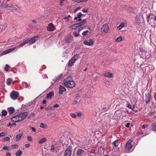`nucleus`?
<instances>
[{"label": "nucleus", "mask_w": 156, "mask_h": 156, "mask_svg": "<svg viewBox=\"0 0 156 156\" xmlns=\"http://www.w3.org/2000/svg\"><path fill=\"white\" fill-rule=\"evenodd\" d=\"M144 19L143 15L142 14L140 13L136 16V20L137 23H140L141 19Z\"/></svg>", "instance_id": "obj_12"}, {"label": "nucleus", "mask_w": 156, "mask_h": 156, "mask_svg": "<svg viewBox=\"0 0 156 156\" xmlns=\"http://www.w3.org/2000/svg\"><path fill=\"white\" fill-rule=\"evenodd\" d=\"M35 115V114L34 113H32L30 115L28 118V119H29L31 117L33 116L34 115Z\"/></svg>", "instance_id": "obj_51"}, {"label": "nucleus", "mask_w": 156, "mask_h": 156, "mask_svg": "<svg viewBox=\"0 0 156 156\" xmlns=\"http://www.w3.org/2000/svg\"><path fill=\"white\" fill-rule=\"evenodd\" d=\"M19 94L16 91H13L10 94L11 98L13 100H16Z\"/></svg>", "instance_id": "obj_9"}, {"label": "nucleus", "mask_w": 156, "mask_h": 156, "mask_svg": "<svg viewBox=\"0 0 156 156\" xmlns=\"http://www.w3.org/2000/svg\"><path fill=\"white\" fill-rule=\"evenodd\" d=\"M127 107L130 109L133 110V109H134V105H133L132 107L131 105L129 103L127 105Z\"/></svg>", "instance_id": "obj_34"}, {"label": "nucleus", "mask_w": 156, "mask_h": 156, "mask_svg": "<svg viewBox=\"0 0 156 156\" xmlns=\"http://www.w3.org/2000/svg\"><path fill=\"white\" fill-rule=\"evenodd\" d=\"M23 134L22 133L17 135L16 137V141H18L20 140Z\"/></svg>", "instance_id": "obj_22"}, {"label": "nucleus", "mask_w": 156, "mask_h": 156, "mask_svg": "<svg viewBox=\"0 0 156 156\" xmlns=\"http://www.w3.org/2000/svg\"><path fill=\"white\" fill-rule=\"evenodd\" d=\"M73 34L76 37H78L79 35V34L75 32H73Z\"/></svg>", "instance_id": "obj_52"}, {"label": "nucleus", "mask_w": 156, "mask_h": 156, "mask_svg": "<svg viewBox=\"0 0 156 156\" xmlns=\"http://www.w3.org/2000/svg\"><path fill=\"white\" fill-rule=\"evenodd\" d=\"M62 76V73H60L57 76H56V80H58Z\"/></svg>", "instance_id": "obj_42"}, {"label": "nucleus", "mask_w": 156, "mask_h": 156, "mask_svg": "<svg viewBox=\"0 0 156 156\" xmlns=\"http://www.w3.org/2000/svg\"><path fill=\"white\" fill-rule=\"evenodd\" d=\"M133 141V140L130 139L127 142L125 146V148L126 151H129L131 148L132 146L131 143Z\"/></svg>", "instance_id": "obj_5"}, {"label": "nucleus", "mask_w": 156, "mask_h": 156, "mask_svg": "<svg viewBox=\"0 0 156 156\" xmlns=\"http://www.w3.org/2000/svg\"><path fill=\"white\" fill-rule=\"evenodd\" d=\"M83 29V27H80L79 29V30H78V31H79V32H80L81 30H82Z\"/></svg>", "instance_id": "obj_64"}, {"label": "nucleus", "mask_w": 156, "mask_h": 156, "mask_svg": "<svg viewBox=\"0 0 156 156\" xmlns=\"http://www.w3.org/2000/svg\"><path fill=\"white\" fill-rule=\"evenodd\" d=\"M3 149L7 151H10V148L9 147H6L5 146H4L3 147Z\"/></svg>", "instance_id": "obj_33"}, {"label": "nucleus", "mask_w": 156, "mask_h": 156, "mask_svg": "<svg viewBox=\"0 0 156 156\" xmlns=\"http://www.w3.org/2000/svg\"><path fill=\"white\" fill-rule=\"evenodd\" d=\"M112 144L115 147L119 145L118 142L117 140L115 141L112 143Z\"/></svg>", "instance_id": "obj_38"}, {"label": "nucleus", "mask_w": 156, "mask_h": 156, "mask_svg": "<svg viewBox=\"0 0 156 156\" xmlns=\"http://www.w3.org/2000/svg\"><path fill=\"white\" fill-rule=\"evenodd\" d=\"M148 126V125H147V124H145L142 125V128L143 129H144L146 128H147Z\"/></svg>", "instance_id": "obj_44"}, {"label": "nucleus", "mask_w": 156, "mask_h": 156, "mask_svg": "<svg viewBox=\"0 0 156 156\" xmlns=\"http://www.w3.org/2000/svg\"><path fill=\"white\" fill-rule=\"evenodd\" d=\"M83 29H90V28L88 27L87 26H85L84 27H83Z\"/></svg>", "instance_id": "obj_59"}, {"label": "nucleus", "mask_w": 156, "mask_h": 156, "mask_svg": "<svg viewBox=\"0 0 156 156\" xmlns=\"http://www.w3.org/2000/svg\"><path fill=\"white\" fill-rule=\"evenodd\" d=\"M45 109L46 110H53L54 109V107H48L46 108H45Z\"/></svg>", "instance_id": "obj_41"}, {"label": "nucleus", "mask_w": 156, "mask_h": 156, "mask_svg": "<svg viewBox=\"0 0 156 156\" xmlns=\"http://www.w3.org/2000/svg\"><path fill=\"white\" fill-rule=\"evenodd\" d=\"M54 95V93L52 92H50L48 94H47V98H49L51 99L52 96Z\"/></svg>", "instance_id": "obj_27"}, {"label": "nucleus", "mask_w": 156, "mask_h": 156, "mask_svg": "<svg viewBox=\"0 0 156 156\" xmlns=\"http://www.w3.org/2000/svg\"><path fill=\"white\" fill-rule=\"evenodd\" d=\"M12 80L11 78H9L7 80V85H10L12 83Z\"/></svg>", "instance_id": "obj_26"}, {"label": "nucleus", "mask_w": 156, "mask_h": 156, "mask_svg": "<svg viewBox=\"0 0 156 156\" xmlns=\"http://www.w3.org/2000/svg\"><path fill=\"white\" fill-rule=\"evenodd\" d=\"M70 115L73 118H75L76 117V115L74 113H71L70 114Z\"/></svg>", "instance_id": "obj_47"}, {"label": "nucleus", "mask_w": 156, "mask_h": 156, "mask_svg": "<svg viewBox=\"0 0 156 156\" xmlns=\"http://www.w3.org/2000/svg\"><path fill=\"white\" fill-rule=\"evenodd\" d=\"M73 104H77L78 103V101H73Z\"/></svg>", "instance_id": "obj_61"}, {"label": "nucleus", "mask_w": 156, "mask_h": 156, "mask_svg": "<svg viewBox=\"0 0 156 156\" xmlns=\"http://www.w3.org/2000/svg\"><path fill=\"white\" fill-rule=\"evenodd\" d=\"M83 15V14L80 12L77 13V18H78V19L80 18Z\"/></svg>", "instance_id": "obj_36"}, {"label": "nucleus", "mask_w": 156, "mask_h": 156, "mask_svg": "<svg viewBox=\"0 0 156 156\" xmlns=\"http://www.w3.org/2000/svg\"><path fill=\"white\" fill-rule=\"evenodd\" d=\"M10 67L9 66L8 64H6L5 65V67L4 68V70L6 71H7L9 70V68Z\"/></svg>", "instance_id": "obj_39"}, {"label": "nucleus", "mask_w": 156, "mask_h": 156, "mask_svg": "<svg viewBox=\"0 0 156 156\" xmlns=\"http://www.w3.org/2000/svg\"><path fill=\"white\" fill-rule=\"evenodd\" d=\"M31 129L33 131L35 132L36 131V129L34 127H32Z\"/></svg>", "instance_id": "obj_62"}, {"label": "nucleus", "mask_w": 156, "mask_h": 156, "mask_svg": "<svg viewBox=\"0 0 156 156\" xmlns=\"http://www.w3.org/2000/svg\"><path fill=\"white\" fill-rule=\"evenodd\" d=\"M64 80H72V78L71 76H69Z\"/></svg>", "instance_id": "obj_43"}, {"label": "nucleus", "mask_w": 156, "mask_h": 156, "mask_svg": "<svg viewBox=\"0 0 156 156\" xmlns=\"http://www.w3.org/2000/svg\"><path fill=\"white\" fill-rule=\"evenodd\" d=\"M151 94L149 93H148L146 95L145 102L146 104L148 103L151 100Z\"/></svg>", "instance_id": "obj_15"}, {"label": "nucleus", "mask_w": 156, "mask_h": 156, "mask_svg": "<svg viewBox=\"0 0 156 156\" xmlns=\"http://www.w3.org/2000/svg\"><path fill=\"white\" fill-rule=\"evenodd\" d=\"M88 33H89L88 30H86L82 33V34L84 36H86L88 35Z\"/></svg>", "instance_id": "obj_35"}, {"label": "nucleus", "mask_w": 156, "mask_h": 156, "mask_svg": "<svg viewBox=\"0 0 156 156\" xmlns=\"http://www.w3.org/2000/svg\"><path fill=\"white\" fill-rule=\"evenodd\" d=\"M1 6L3 8H6L8 6L5 3H2L1 5Z\"/></svg>", "instance_id": "obj_48"}, {"label": "nucleus", "mask_w": 156, "mask_h": 156, "mask_svg": "<svg viewBox=\"0 0 156 156\" xmlns=\"http://www.w3.org/2000/svg\"><path fill=\"white\" fill-rule=\"evenodd\" d=\"M82 113L81 112H79L77 114V116L78 117H80L81 116Z\"/></svg>", "instance_id": "obj_55"}, {"label": "nucleus", "mask_w": 156, "mask_h": 156, "mask_svg": "<svg viewBox=\"0 0 156 156\" xmlns=\"http://www.w3.org/2000/svg\"><path fill=\"white\" fill-rule=\"evenodd\" d=\"M87 23V21L86 19H84L81 22L77 23L79 27H80L83 25H84L85 24H86Z\"/></svg>", "instance_id": "obj_17"}, {"label": "nucleus", "mask_w": 156, "mask_h": 156, "mask_svg": "<svg viewBox=\"0 0 156 156\" xmlns=\"http://www.w3.org/2000/svg\"><path fill=\"white\" fill-rule=\"evenodd\" d=\"M64 1V0H60V3H59L60 5H63V2Z\"/></svg>", "instance_id": "obj_53"}, {"label": "nucleus", "mask_w": 156, "mask_h": 156, "mask_svg": "<svg viewBox=\"0 0 156 156\" xmlns=\"http://www.w3.org/2000/svg\"><path fill=\"white\" fill-rule=\"evenodd\" d=\"M6 135V134L4 132H2L0 133V137L5 136Z\"/></svg>", "instance_id": "obj_45"}, {"label": "nucleus", "mask_w": 156, "mask_h": 156, "mask_svg": "<svg viewBox=\"0 0 156 156\" xmlns=\"http://www.w3.org/2000/svg\"><path fill=\"white\" fill-rule=\"evenodd\" d=\"M27 43V40H25L24 42H23L22 43L20 44L19 46L17 47H15L14 48H10V49H9L8 50H7L5 51H3L2 53V55H5L6 54H8L11 51H14L15 49L16 48H19V47H22L24 45H25Z\"/></svg>", "instance_id": "obj_3"}, {"label": "nucleus", "mask_w": 156, "mask_h": 156, "mask_svg": "<svg viewBox=\"0 0 156 156\" xmlns=\"http://www.w3.org/2000/svg\"><path fill=\"white\" fill-rule=\"evenodd\" d=\"M72 147L69 146L66 149L63 156H71L72 154Z\"/></svg>", "instance_id": "obj_6"}, {"label": "nucleus", "mask_w": 156, "mask_h": 156, "mask_svg": "<svg viewBox=\"0 0 156 156\" xmlns=\"http://www.w3.org/2000/svg\"><path fill=\"white\" fill-rule=\"evenodd\" d=\"M59 107V105L58 104H55L53 106L54 108H57Z\"/></svg>", "instance_id": "obj_57"}, {"label": "nucleus", "mask_w": 156, "mask_h": 156, "mask_svg": "<svg viewBox=\"0 0 156 156\" xmlns=\"http://www.w3.org/2000/svg\"><path fill=\"white\" fill-rule=\"evenodd\" d=\"M63 19H64L67 20V21H68L69 20V18L67 16H66V17H64L63 18Z\"/></svg>", "instance_id": "obj_58"}, {"label": "nucleus", "mask_w": 156, "mask_h": 156, "mask_svg": "<svg viewBox=\"0 0 156 156\" xmlns=\"http://www.w3.org/2000/svg\"><path fill=\"white\" fill-rule=\"evenodd\" d=\"M10 140V138L9 137H6L4 139V140L5 141H7L9 140Z\"/></svg>", "instance_id": "obj_46"}, {"label": "nucleus", "mask_w": 156, "mask_h": 156, "mask_svg": "<svg viewBox=\"0 0 156 156\" xmlns=\"http://www.w3.org/2000/svg\"><path fill=\"white\" fill-rule=\"evenodd\" d=\"M124 27H125L124 24L123 23H121L117 27V29L118 30H119Z\"/></svg>", "instance_id": "obj_24"}, {"label": "nucleus", "mask_w": 156, "mask_h": 156, "mask_svg": "<svg viewBox=\"0 0 156 156\" xmlns=\"http://www.w3.org/2000/svg\"><path fill=\"white\" fill-rule=\"evenodd\" d=\"M94 41L92 39L85 40L83 41V44L86 45L91 46L93 44Z\"/></svg>", "instance_id": "obj_7"}, {"label": "nucleus", "mask_w": 156, "mask_h": 156, "mask_svg": "<svg viewBox=\"0 0 156 156\" xmlns=\"http://www.w3.org/2000/svg\"><path fill=\"white\" fill-rule=\"evenodd\" d=\"M109 29L108 26L106 24L103 25L101 30L105 33H107L108 32V30Z\"/></svg>", "instance_id": "obj_13"}, {"label": "nucleus", "mask_w": 156, "mask_h": 156, "mask_svg": "<svg viewBox=\"0 0 156 156\" xmlns=\"http://www.w3.org/2000/svg\"><path fill=\"white\" fill-rule=\"evenodd\" d=\"M38 39L37 37H33L31 39H27L26 40L27 43H29L30 44H34Z\"/></svg>", "instance_id": "obj_8"}, {"label": "nucleus", "mask_w": 156, "mask_h": 156, "mask_svg": "<svg viewBox=\"0 0 156 156\" xmlns=\"http://www.w3.org/2000/svg\"><path fill=\"white\" fill-rule=\"evenodd\" d=\"M122 40V37L121 36H120L118 38L115 39V40L117 42H120Z\"/></svg>", "instance_id": "obj_30"}, {"label": "nucleus", "mask_w": 156, "mask_h": 156, "mask_svg": "<svg viewBox=\"0 0 156 156\" xmlns=\"http://www.w3.org/2000/svg\"><path fill=\"white\" fill-rule=\"evenodd\" d=\"M80 7H77V8H76L74 11V12H76L77 11V10H78V9H80Z\"/></svg>", "instance_id": "obj_54"}, {"label": "nucleus", "mask_w": 156, "mask_h": 156, "mask_svg": "<svg viewBox=\"0 0 156 156\" xmlns=\"http://www.w3.org/2000/svg\"><path fill=\"white\" fill-rule=\"evenodd\" d=\"M30 146V145L29 144H26L25 145V147L27 148L29 147Z\"/></svg>", "instance_id": "obj_63"}, {"label": "nucleus", "mask_w": 156, "mask_h": 156, "mask_svg": "<svg viewBox=\"0 0 156 156\" xmlns=\"http://www.w3.org/2000/svg\"><path fill=\"white\" fill-rule=\"evenodd\" d=\"M39 126L40 127L43 128H44L47 127L46 125L45 124H44L43 123H41L40 124Z\"/></svg>", "instance_id": "obj_32"}, {"label": "nucleus", "mask_w": 156, "mask_h": 156, "mask_svg": "<svg viewBox=\"0 0 156 156\" xmlns=\"http://www.w3.org/2000/svg\"><path fill=\"white\" fill-rule=\"evenodd\" d=\"M27 115V112H24L13 117L11 119V120L12 121L16 122L21 121L23 120Z\"/></svg>", "instance_id": "obj_1"}, {"label": "nucleus", "mask_w": 156, "mask_h": 156, "mask_svg": "<svg viewBox=\"0 0 156 156\" xmlns=\"http://www.w3.org/2000/svg\"><path fill=\"white\" fill-rule=\"evenodd\" d=\"M66 90V88L64 86L60 85L59 88V94H62L63 92L65 91Z\"/></svg>", "instance_id": "obj_14"}, {"label": "nucleus", "mask_w": 156, "mask_h": 156, "mask_svg": "<svg viewBox=\"0 0 156 156\" xmlns=\"http://www.w3.org/2000/svg\"><path fill=\"white\" fill-rule=\"evenodd\" d=\"M152 128L153 130L156 131V123H154L152 125Z\"/></svg>", "instance_id": "obj_37"}, {"label": "nucleus", "mask_w": 156, "mask_h": 156, "mask_svg": "<svg viewBox=\"0 0 156 156\" xmlns=\"http://www.w3.org/2000/svg\"><path fill=\"white\" fill-rule=\"evenodd\" d=\"M63 84L66 87L73 88L75 85V82L73 80H64Z\"/></svg>", "instance_id": "obj_2"}, {"label": "nucleus", "mask_w": 156, "mask_h": 156, "mask_svg": "<svg viewBox=\"0 0 156 156\" xmlns=\"http://www.w3.org/2000/svg\"><path fill=\"white\" fill-rule=\"evenodd\" d=\"M82 11L84 13H87L88 12V9H83L82 10Z\"/></svg>", "instance_id": "obj_50"}, {"label": "nucleus", "mask_w": 156, "mask_h": 156, "mask_svg": "<svg viewBox=\"0 0 156 156\" xmlns=\"http://www.w3.org/2000/svg\"><path fill=\"white\" fill-rule=\"evenodd\" d=\"M22 152L20 150H18L15 153L16 156H20L22 154Z\"/></svg>", "instance_id": "obj_25"}, {"label": "nucleus", "mask_w": 156, "mask_h": 156, "mask_svg": "<svg viewBox=\"0 0 156 156\" xmlns=\"http://www.w3.org/2000/svg\"><path fill=\"white\" fill-rule=\"evenodd\" d=\"M8 111L9 114H12L15 112V109L13 107H10L8 108Z\"/></svg>", "instance_id": "obj_21"}, {"label": "nucleus", "mask_w": 156, "mask_h": 156, "mask_svg": "<svg viewBox=\"0 0 156 156\" xmlns=\"http://www.w3.org/2000/svg\"><path fill=\"white\" fill-rule=\"evenodd\" d=\"M50 150L52 151L53 152H54V151H56V152H57V153H58L57 152V151H56V150L55 149V147L54 146V145H52L51 146V150Z\"/></svg>", "instance_id": "obj_29"}, {"label": "nucleus", "mask_w": 156, "mask_h": 156, "mask_svg": "<svg viewBox=\"0 0 156 156\" xmlns=\"http://www.w3.org/2000/svg\"><path fill=\"white\" fill-rule=\"evenodd\" d=\"M79 57V55L76 54L71 58L69 62L68 66H71L78 59Z\"/></svg>", "instance_id": "obj_4"}, {"label": "nucleus", "mask_w": 156, "mask_h": 156, "mask_svg": "<svg viewBox=\"0 0 156 156\" xmlns=\"http://www.w3.org/2000/svg\"><path fill=\"white\" fill-rule=\"evenodd\" d=\"M73 39V37H72L71 35H68L67 36L66 39V41L67 43H69Z\"/></svg>", "instance_id": "obj_16"}, {"label": "nucleus", "mask_w": 156, "mask_h": 156, "mask_svg": "<svg viewBox=\"0 0 156 156\" xmlns=\"http://www.w3.org/2000/svg\"><path fill=\"white\" fill-rule=\"evenodd\" d=\"M79 27L77 23L69 26V28L73 30H75Z\"/></svg>", "instance_id": "obj_20"}, {"label": "nucleus", "mask_w": 156, "mask_h": 156, "mask_svg": "<svg viewBox=\"0 0 156 156\" xmlns=\"http://www.w3.org/2000/svg\"><path fill=\"white\" fill-rule=\"evenodd\" d=\"M84 151L81 149H79L77 151V154L78 156H83L82 154L83 153Z\"/></svg>", "instance_id": "obj_19"}, {"label": "nucleus", "mask_w": 156, "mask_h": 156, "mask_svg": "<svg viewBox=\"0 0 156 156\" xmlns=\"http://www.w3.org/2000/svg\"><path fill=\"white\" fill-rule=\"evenodd\" d=\"M47 140V139L46 138H43L39 140V143L40 144H42L43 143H44Z\"/></svg>", "instance_id": "obj_23"}, {"label": "nucleus", "mask_w": 156, "mask_h": 156, "mask_svg": "<svg viewBox=\"0 0 156 156\" xmlns=\"http://www.w3.org/2000/svg\"><path fill=\"white\" fill-rule=\"evenodd\" d=\"M6 156H11V153L9 152L6 153Z\"/></svg>", "instance_id": "obj_60"}, {"label": "nucleus", "mask_w": 156, "mask_h": 156, "mask_svg": "<svg viewBox=\"0 0 156 156\" xmlns=\"http://www.w3.org/2000/svg\"><path fill=\"white\" fill-rule=\"evenodd\" d=\"M27 140L30 142H31L32 141V139L31 136H28L27 137Z\"/></svg>", "instance_id": "obj_49"}, {"label": "nucleus", "mask_w": 156, "mask_h": 156, "mask_svg": "<svg viewBox=\"0 0 156 156\" xmlns=\"http://www.w3.org/2000/svg\"><path fill=\"white\" fill-rule=\"evenodd\" d=\"M72 1L77 2H86L88 0H72Z\"/></svg>", "instance_id": "obj_31"}, {"label": "nucleus", "mask_w": 156, "mask_h": 156, "mask_svg": "<svg viewBox=\"0 0 156 156\" xmlns=\"http://www.w3.org/2000/svg\"><path fill=\"white\" fill-rule=\"evenodd\" d=\"M130 123H127L126 124L125 126L126 127H129V126Z\"/></svg>", "instance_id": "obj_56"}, {"label": "nucleus", "mask_w": 156, "mask_h": 156, "mask_svg": "<svg viewBox=\"0 0 156 156\" xmlns=\"http://www.w3.org/2000/svg\"><path fill=\"white\" fill-rule=\"evenodd\" d=\"M105 77H106L108 78L112 77L113 76V74L109 72L104 73L103 74Z\"/></svg>", "instance_id": "obj_18"}, {"label": "nucleus", "mask_w": 156, "mask_h": 156, "mask_svg": "<svg viewBox=\"0 0 156 156\" xmlns=\"http://www.w3.org/2000/svg\"><path fill=\"white\" fill-rule=\"evenodd\" d=\"M55 29V27L52 23L48 24L47 27V30L48 31H53Z\"/></svg>", "instance_id": "obj_11"}, {"label": "nucleus", "mask_w": 156, "mask_h": 156, "mask_svg": "<svg viewBox=\"0 0 156 156\" xmlns=\"http://www.w3.org/2000/svg\"><path fill=\"white\" fill-rule=\"evenodd\" d=\"M18 147V145L17 144H12L11 146V147L12 149L16 148Z\"/></svg>", "instance_id": "obj_40"}, {"label": "nucleus", "mask_w": 156, "mask_h": 156, "mask_svg": "<svg viewBox=\"0 0 156 156\" xmlns=\"http://www.w3.org/2000/svg\"><path fill=\"white\" fill-rule=\"evenodd\" d=\"M7 115V112L6 110H3L2 112V116H5Z\"/></svg>", "instance_id": "obj_28"}, {"label": "nucleus", "mask_w": 156, "mask_h": 156, "mask_svg": "<svg viewBox=\"0 0 156 156\" xmlns=\"http://www.w3.org/2000/svg\"><path fill=\"white\" fill-rule=\"evenodd\" d=\"M140 51L141 53V57L143 58H145L147 57V52L146 50H144L143 48L140 49Z\"/></svg>", "instance_id": "obj_10"}]
</instances>
